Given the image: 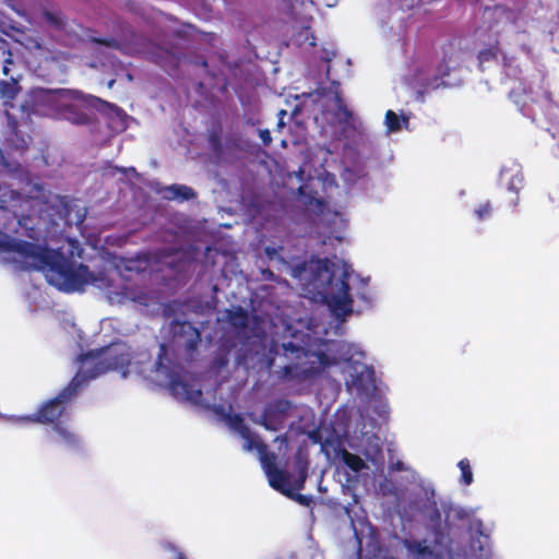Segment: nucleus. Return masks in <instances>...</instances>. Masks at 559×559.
I'll return each instance as SVG.
<instances>
[{
    "label": "nucleus",
    "instance_id": "nucleus-1",
    "mask_svg": "<svg viewBox=\"0 0 559 559\" xmlns=\"http://www.w3.org/2000/svg\"><path fill=\"white\" fill-rule=\"evenodd\" d=\"M2 247L19 254L27 267L45 271L49 283L66 292L83 290L86 285L108 286L104 272L95 274L83 263L75 266L60 250L15 239L5 241Z\"/></svg>",
    "mask_w": 559,
    "mask_h": 559
},
{
    "label": "nucleus",
    "instance_id": "nucleus-2",
    "mask_svg": "<svg viewBox=\"0 0 559 559\" xmlns=\"http://www.w3.org/2000/svg\"><path fill=\"white\" fill-rule=\"evenodd\" d=\"M195 354L199 352H159L155 366L157 374L167 382L176 400L200 405L203 393Z\"/></svg>",
    "mask_w": 559,
    "mask_h": 559
},
{
    "label": "nucleus",
    "instance_id": "nucleus-3",
    "mask_svg": "<svg viewBox=\"0 0 559 559\" xmlns=\"http://www.w3.org/2000/svg\"><path fill=\"white\" fill-rule=\"evenodd\" d=\"M333 267L328 278L329 292L326 293V301L334 312L337 314L348 316L353 311V298L350 296L349 278L352 267L342 262L341 267L336 263H331Z\"/></svg>",
    "mask_w": 559,
    "mask_h": 559
},
{
    "label": "nucleus",
    "instance_id": "nucleus-4",
    "mask_svg": "<svg viewBox=\"0 0 559 559\" xmlns=\"http://www.w3.org/2000/svg\"><path fill=\"white\" fill-rule=\"evenodd\" d=\"M108 353L109 352H81L75 358L78 371L67 385L80 393L91 380L109 370L116 369V364L109 361L107 358Z\"/></svg>",
    "mask_w": 559,
    "mask_h": 559
},
{
    "label": "nucleus",
    "instance_id": "nucleus-5",
    "mask_svg": "<svg viewBox=\"0 0 559 559\" xmlns=\"http://www.w3.org/2000/svg\"><path fill=\"white\" fill-rule=\"evenodd\" d=\"M79 395L71 386H64L55 397L45 402L36 413L26 417V420L43 425L61 424L60 419L67 415V406Z\"/></svg>",
    "mask_w": 559,
    "mask_h": 559
},
{
    "label": "nucleus",
    "instance_id": "nucleus-6",
    "mask_svg": "<svg viewBox=\"0 0 559 559\" xmlns=\"http://www.w3.org/2000/svg\"><path fill=\"white\" fill-rule=\"evenodd\" d=\"M169 332L174 349H198L201 333L191 322L174 320Z\"/></svg>",
    "mask_w": 559,
    "mask_h": 559
},
{
    "label": "nucleus",
    "instance_id": "nucleus-7",
    "mask_svg": "<svg viewBox=\"0 0 559 559\" xmlns=\"http://www.w3.org/2000/svg\"><path fill=\"white\" fill-rule=\"evenodd\" d=\"M527 0H508L491 7V27L515 24L523 15Z\"/></svg>",
    "mask_w": 559,
    "mask_h": 559
},
{
    "label": "nucleus",
    "instance_id": "nucleus-8",
    "mask_svg": "<svg viewBox=\"0 0 559 559\" xmlns=\"http://www.w3.org/2000/svg\"><path fill=\"white\" fill-rule=\"evenodd\" d=\"M293 404L285 399L275 400L264 407L258 424L262 425L266 430L278 431L284 427L288 412Z\"/></svg>",
    "mask_w": 559,
    "mask_h": 559
},
{
    "label": "nucleus",
    "instance_id": "nucleus-9",
    "mask_svg": "<svg viewBox=\"0 0 559 559\" xmlns=\"http://www.w3.org/2000/svg\"><path fill=\"white\" fill-rule=\"evenodd\" d=\"M523 186L524 176L521 165L514 162L503 165L498 177V187L501 190H508L514 194V198L511 200L513 205L516 204L519 191Z\"/></svg>",
    "mask_w": 559,
    "mask_h": 559
},
{
    "label": "nucleus",
    "instance_id": "nucleus-10",
    "mask_svg": "<svg viewBox=\"0 0 559 559\" xmlns=\"http://www.w3.org/2000/svg\"><path fill=\"white\" fill-rule=\"evenodd\" d=\"M270 459L262 463L269 477L270 486L285 496H290L293 484H289V474L276 466V455L272 454Z\"/></svg>",
    "mask_w": 559,
    "mask_h": 559
},
{
    "label": "nucleus",
    "instance_id": "nucleus-11",
    "mask_svg": "<svg viewBox=\"0 0 559 559\" xmlns=\"http://www.w3.org/2000/svg\"><path fill=\"white\" fill-rule=\"evenodd\" d=\"M320 367L310 365L308 367L299 366L298 364L287 365L282 367L277 373L278 378L284 381H294L297 383H301L306 380L311 379L312 377L320 373Z\"/></svg>",
    "mask_w": 559,
    "mask_h": 559
},
{
    "label": "nucleus",
    "instance_id": "nucleus-12",
    "mask_svg": "<svg viewBox=\"0 0 559 559\" xmlns=\"http://www.w3.org/2000/svg\"><path fill=\"white\" fill-rule=\"evenodd\" d=\"M148 56L153 62H155L168 73L176 71L179 68L181 61L180 53L156 45L152 46L148 51Z\"/></svg>",
    "mask_w": 559,
    "mask_h": 559
},
{
    "label": "nucleus",
    "instance_id": "nucleus-13",
    "mask_svg": "<svg viewBox=\"0 0 559 559\" xmlns=\"http://www.w3.org/2000/svg\"><path fill=\"white\" fill-rule=\"evenodd\" d=\"M294 463L297 471V477L293 481V487L296 490H301L305 487V483L308 477V452L305 448L299 447L294 455Z\"/></svg>",
    "mask_w": 559,
    "mask_h": 559
},
{
    "label": "nucleus",
    "instance_id": "nucleus-14",
    "mask_svg": "<svg viewBox=\"0 0 559 559\" xmlns=\"http://www.w3.org/2000/svg\"><path fill=\"white\" fill-rule=\"evenodd\" d=\"M52 430L56 433V436L51 438V441L55 444L69 450L78 449L80 447V438L62 424H56V426L52 427Z\"/></svg>",
    "mask_w": 559,
    "mask_h": 559
},
{
    "label": "nucleus",
    "instance_id": "nucleus-15",
    "mask_svg": "<svg viewBox=\"0 0 559 559\" xmlns=\"http://www.w3.org/2000/svg\"><path fill=\"white\" fill-rule=\"evenodd\" d=\"M240 437L245 440L243 449L246 451L257 450L260 456L261 463H265L269 460L272 452H269L267 445L261 440L260 436L252 432L248 427V435H240Z\"/></svg>",
    "mask_w": 559,
    "mask_h": 559
},
{
    "label": "nucleus",
    "instance_id": "nucleus-16",
    "mask_svg": "<svg viewBox=\"0 0 559 559\" xmlns=\"http://www.w3.org/2000/svg\"><path fill=\"white\" fill-rule=\"evenodd\" d=\"M240 437L245 440L243 449L246 451L257 450L260 456L261 463H265L269 460L272 452H269L267 445L261 440L260 436L252 432L248 427V435H240Z\"/></svg>",
    "mask_w": 559,
    "mask_h": 559
},
{
    "label": "nucleus",
    "instance_id": "nucleus-17",
    "mask_svg": "<svg viewBox=\"0 0 559 559\" xmlns=\"http://www.w3.org/2000/svg\"><path fill=\"white\" fill-rule=\"evenodd\" d=\"M488 40H489V33H488V27H486V26L477 27L471 36V41H472L473 47L474 48L480 47L479 53H478V59H479L480 66L484 62L489 60V49L486 48Z\"/></svg>",
    "mask_w": 559,
    "mask_h": 559
},
{
    "label": "nucleus",
    "instance_id": "nucleus-18",
    "mask_svg": "<svg viewBox=\"0 0 559 559\" xmlns=\"http://www.w3.org/2000/svg\"><path fill=\"white\" fill-rule=\"evenodd\" d=\"M545 102L546 115L551 116V119L546 130L550 133V135L554 139H559V105H557L551 99V95L549 92L545 93Z\"/></svg>",
    "mask_w": 559,
    "mask_h": 559
},
{
    "label": "nucleus",
    "instance_id": "nucleus-19",
    "mask_svg": "<svg viewBox=\"0 0 559 559\" xmlns=\"http://www.w3.org/2000/svg\"><path fill=\"white\" fill-rule=\"evenodd\" d=\"M21 91L22 87L17 79L11 78L10 81L0 80V99H2L4 104L14 100Z\"/></svg>",
    "mask_w": 559,
    "mask_h": 559
},
{
    "label": "nucleus",
    "instance_id": "nucleus-20",
    "mask_svg": "<svg viewBox=\"0 0 559 559\" xmlns=\"http://www.w3.org/2000/svg\"><path fill=\"white\" fill-rule=\"evenodd\" d=\"M165 192V198L168 200L179 199L181 201H188L197 195L192 188L185 185H171L166 188Z\"/></svg>",
    "mask_w": 559,
    "mask_h": 559
},
{
    "label": "nucleus",
    "instance_id": "nucleus-21",
    "mask_svg": "<svg viewBox=\"0 0 559 559\" xmlns=\"http://www.w3.org/2000/svg\"><path fill=\"white\" fill-rule=\"evenodd\" d=\"M338 455L342 462L354 473H359L368 468V465L359 455L350 453L344 448L338 450Z\"/></svg>",
    "mask_w": 559,
    "mask_h": 559
},
{
    "label": "nucleus",
    "instance_id": "nucleus-22",
    "mask_svg": "<svg viewBox=\"0 0 559 559\" xmlns=\"http://www.w3.org/2000/svg\"><path fill=\"white\" fill-rule=\"evenodd\" d=\"M62 96H67L71 99H86L88 100V104L94 106V107H97V105H100V106H106V107H110V108H118L116 105H112L99 97H96V96H85L82 92L80 91H76V90H59L58 91Z\"/></svg>",
    "mask_w": 559,
    "mask_h": 559
},
{
    "label": "nucleus",
    "instance_id": "nucleus-23",
    "mask_svg": "<svg viewBox=\"0 0 559 559\" xmlns=\"http://www.w3.org/2000/svg\"><path fill=\"white\" fill-rule=\"evenodd\" d=\"M41 16L43 19L46 21V23L57 29V31H63L64 27H66V17L63 15V13L58 10V9H53V10H49V9H44L43 12H41Z\"/></svg>",
    "mask_w": 559,
    "mask_h": 559
},
{
    "label": "nucleus",
    "instance_id": "nucleus-24",
    "mask_svg": "<svg viewBox=\"0 0 559 559\" xmlns=\"http://www.w3.org/2000/svg\"><path fill=\"white\" fill-rule=\"evenodd\" d=\"M226 318L229 324L236 329H245L248 325V313L241 307L237 308L236 310H228Z\"/></svg>",
    "mask_w": 559,
    "mask_h": 559
},
{
    "label": "nucleus",
    "instance_id": "nucleus-25",
    "mask_svg": "<svg viewBox=\"0 0 559 559\" xmlns=\"http://www.w3.org/2000/svg\"><path fill=\"white\" fill-rule=\"evenodd\" d=\"M227 425L230 429L240 435H248V426L240 414H228L226 417Z\"/></svg>",
    "mask_w": 559,
    "mask_h": 559
},
{
    "label": "nucleus",
    "instance_id": "nucleus-26",
    "mask_svg": "<svg viewBox=\"0 0 559 559\" xmlns=\"http://www.w3.org/2000/svg\"><path fill=\"white\" fill-rule=\"evenodd\" d=\"M288 352H283L284 356H286ZM290 354H296V358L300 359L301 358V355L306 358V359H310V358H316L322 366H328L329 365V358H328V355L326 353L328 352H289Z\"/></svg>",
    "mask_w": 559,
    "mask_h": 559
},
{
    "label": "nucleus",
    "instance_id": "nucleus-27",
    "mask_svg": "<svg viewBox=\"0 0 559 559\" xmlns=\"http://www.w3.org/2000/svg\"><path fill=\"white\" fill-rule=\"evenodd\" d=\"M457 466L461 471V483L465 486L471 485L473 483V473L469 461L467 459H462Z\"/></svg>",
    "mask_w": 559,
    "mask_h": 559
},
{
    "label": "nucleus",
    "instance_id": "nucleus-28",
    "mask_svg": "<svg viewBox=\"0 0 559 559\" xmlns=\"http://www.w3.org/2000/svg\"><path fill=\"white\" fill-rule=\"evenodd\" d=\"M385 124L389 131H399L401 129L400 117L393 110H388L385 112Z\"/></svg>",
    "mask_w": 559,
    "mask_h": 559
},
{
    "label": "nucleus",
    "instance_id": "nucleus-29",
    "mask_svg": "<svg viewBox=\"0 0 559 559\" xmlns=\"http://www.w3.org/2000/svg\"><path fill=\"white\" fill-rule=\"evenodd\" d=\"M409 549L414 552V554H417V555H421V556H425V555H430L431 554V549L429 546L425 545L423 542H413L411 545H409Z\"/></svg>",
    "mask_w": 559,
    "mask_h": 559
},
{
    "label": "nucleus",
    "instance_id": "nucleus-30",
    "mask_svg": "<svg viewBox=\"0 0 559 559\" xmlns=\"http://www.w3.org/2000/svg\"><path fill=\"white\" fill-rule=\"evenodd\" d=\"M338 100V105H337V110H338V114H340V117L343 121L345 122H349L352 119H353V112L352 110H349L342 102L341 98H337Z\"/></svg>",
    "mask_w": 559,
    "mask_h": 559
},
{
    "label": "nucleus",
    "instance_id": "nucleus-31",
    "mask_svg": "<svg viewBox=\"0 0 559 559\" xmlns=\"http://www.w3.org/2000/svg\"><path fill=\"white\" fill-rule=\"evenodd\" d=\"M294 487L290 489V496H287L288 498L297 501L299 504L308 507L311 503V498L306 495L297 493L294 491Z\"/></svg>",
    "mask_w": 559,
    "mask_h": 559
},
{
    "label": "nucleus",
    "instance_id": "nucleus-32",
    "mask_svg": "<svg viewBox=\"0 0 559 559\" xmlns=\"http://www.w3.org/2000/svg\"><path fill=\"white\" fill-rule=\"evenodd\" d=\"M92 43H95L97 45L106 46V47H116L117 40L114 38H99V37H92Z\"/></svg>",
    "mask_w": 559,
    "mask_h": 559
},
{
    "label": "nucleus",
    "instance_id": "nucleus-33",
    "mask_svg": "<svg viewBox=\"0 0 559 559\" xmlns=\"http://www.w3.org/2000/svg\"><path fill=\"white\" fill-rule=\"evenodd\" d=\"M209 142L215 152H219L222 150V141H221L219 134H217V133L210 134Z\"/></svg>",
    "mask_w": 559,
    "mask_h": 559
},
{
    "label": "nucleus",
    "instance_id": "nucleus-34",
    "mask_svg": "<svg viewBox=\"0 0 559 559\" xmlns=\"http://www.w3.org/2000/svg\"><path fill=\"white\" fill-rule=\"evenodd\" d=\"M259 136L264 146H269L272 142L271 132L267 129H262L259 131Z\"/></svg>",
    "mask_w": 559,
    "mask_h": 559
},
{
    "label": "nucleus",
    "instance_id": "nucleus-35",
    "mask_svg": "<svg viewBox=\"0 0 559 559\" xmlns=\"http://www.w3.org/2000/svg\"><path fill=\"white\" fill-rule=\"evenodd\" d=\"M302 32L305 33V40L309 43L311 47L317 46L316 37L311 33V29L309 26L304 27Z\"/></svg>",
    "mask_w": 559,
    "mask_h": 559
},
{
    "label": "nucleus",
    "instance_id": "nucleus-36",
    "mask_svg": "<svg viewBox=\"0 0 559 559\" xmlns=\"http://www.w3.org/2000/svg\"><path fill=\"white\" fill-rule=\"evenodd\" d=\"M488 212H489L488 203H486V204L481 205L479 209L475 210V214L478 217V219H484L486 217V215L488 214Z\"/></svg>",
    "mask_w": 559,
    "mask_h": 559
},
{
    "label": "nucleus",
    "instance_id": "nucleus-37",
    "mask_svg": "<svg viewBox=\"0 0 559 559\" xmlns=\"http://www.w3.org/2000/svg\"><path fill=\"white\" fill-rule=\"evenodd\" d=\"M418 0H400L402 9H412L417 4Z\"/></svg>",
    "mask_w": 559,
    "mask_h": 559
},
{
    "label": "nucleus",
    "instance_id": "nucleus-38",
    "mask_svg": "<svg viewBox=\"0 0 559 559\" xmlns=\"http://www.w3.org/2000/svg\"><path fill=\"white\" fill-rule=\"evenodd\" d=\"M13 63L12 61V58H11V53H9V57L4 60V64L2 67V73L3 75H9L10 73V68H9V64Z\"/></svg>",
    "mask_w": 559,
    "mask_h": 559
},
{
    "label": "nucleus",
    "instance_id": "nucleus-39",
    "mask_svg": "<svg viewBox=\"0 0 559 559\" xmlns=\"http://www.w3.org/2000/svg\"><path fill=\"white\" fill-rule=\"evenodd\" d=\"M282 349H290V350H294V349H305L302 346H299V345H296L292 342L287 343V344H283L282 345Z\"/></svg>",
    "mask_w": 559,
    "mask_h": 559
},
{
    "label": "nucleus",
    "instance_id": "nucleus-40",
    "mask_svg": "<svg viewBox=\"0 0 559 559\" xmlns=\"http://www.w3.org/2000/svg\"><path fill=\"white\" fill-rule=\"evenodd\" d=\"M170 550H175L177 554H176V559H187L186 555L179 550H177V547L174 546L173 544H168L167 546Z\"/></svg>",
    "mask_w": 559,
    "mask_h": 559
},
{
    "label": "nucleus",
    "instance_id": "nucleus-41",
    "mask_svg": "<svg viewBox=\"0 0 559 559\" xmlns=\"http://www.w3.org/2000/svg\"><path fill=\"white\" fill-rule=\"evenodd\" d=\"M265 253H266V255H267L269 258H271V259H272V258H274V257H276V255H277V249H276V248H274V247H266V248H265Z\"/></svg>",
    "mask_w": 559,
    "mask_h": 559
},
{
    "label": "nucleus",
    "instance_id": "nucleus-42",
    "mask_svg": "<svg viewBox=\"0 0 559 559\" xmlns=\"http://www.w3.org/2000/svg\"><path fill=\"white\" fill-rule=\"evenodd\" d=\"M267 353H269V356H267V358H269V367L271 368V367H272V365H273V361H274L275 357H276L281 352L275 350V352H267Z\"/></svg>",
    "mask_w": 559,
    "mask_h": 559
},
{
    "label": "nucleus",
    "instance_id": "nucleus-43",
    "mask_svg": "<svg viewBox=\"0 0 559 559\" xmlns=\"http://www.w3.org/2000/svg\"><path fill=\"white\" fill-rule=\"evenodd\" d=\"M392 469H393V471H397V472H402V471H405L406 468H405V466H404V463H403V462L397 461L396 463H394V464L392 465Z\"/></svg>",
    "mask_w": 559,
    "mask_h": 559
},
{
    "label": "nucleus",
    "instance_id": "nucleus-44",
    "mask_svg": "<svg viewBox=\"0 0 559 559\" xmlns=\"http://www.w3.org/2000/svg\"><path fill=\"white\" fill-rule=\"evenodd\" d=\"M309 437H310V439H311L313 442H316V443H317V442H320L321 437H320V433H319L318 431H312V432H310Z\"/></svg>",
    "mask_w": 559,
    "mask_h": 559
},
{
    "label": "nucleus",
    "instance_id": "nucleus-45",
    "mask_svg": "<svg viewBox=\"0 0 559 559\" xmlns=\"http://www.w3.org/2000/svg\"><path fill=\"white\" fill-rule=\"evenodd\" d=\"M110 347H111V345H105V346L99 347L98 349L107 350V349H110Z\"/></svg>",
    "mask_w": 559,
    "mask_h": 559
},
{
    "label": "nucleus",
    "instance_id": "nucleus-46",
    "mask_svg": "<svg viewBox=\"0 0 559 559\" xmlns=\"http://www.w3.org/2000/svg\"><path fill=\"white\" fill-rule=\"evenodd\" d=\"M159 349H160V350L167 349V346H166L165 344H160V345H159Z\"/></svg>",
    "mask_w": 559,
    "mask_h": 559
},
{
    "label": "nucleus",
    "instance_id": "nucleus-47",
    "mask_svg": "<svg viewBox=\"0 0 559 559\" xmlns=\"http://www.w3.org/2000/svg\"><path fill=\"white\" fill-rule=\"evenodd\" d=\"M114 84H115V80L109 81L108 87H112Z\"/></svg>",
    "mask_w": 559,
    "mask_h": 559
},
{
    "label": "nucleus",
    "instance_id": "nucleus-48",
    "mask_svg": "<svg viewBox=\"0 0 559 559\" xmlns=\"http://www.w3.org/2000/svg\"><path fill=\"white\" fill-rule=\"evenodd\" d=\"M277 439H280V437H278ZM281 439H282V441H287V437H286V435H283V436L281 437Z\"/></svg>",
    "mask_w": 559,
    "mask_h": 559
},
{
    "label": "nucleus",
    "instance_id": "nucleus-49",
    "mask_svg": "<svg viewBox=\"0 0 559 559\" xmlns=\"http://www.w3.org/2000/svg\"><path fill=\"white\" fill-rule=\"evenodd\" d=\"M202 66H203V67H207V61H206V60H203V61H202Z\"/></svg>",
    "mask_w": 559,
    "mask_h": 559
},
{
    "label": "nucleus",
    "instance_id": "nucleus-50",
    "mask_svg": "<svg viewBox=\"0 0 559 559\" xmlns=\"http://www.w3.org/2000/svg\"><path fill=\"white\" fill-rule=\"evenodd\" d=\"M324 269H325L326 271H330L329 265H328V261H326V262H325V264H324Z\"/></svg>",
    "mask_w": 559,
    "mask_h": 559
},
{
    "label": "nucleus",
    "instance_id": "nucleus-51",
    "mask_svg": "<svg viewBox=\"0 0 559 559\" xmlns=\"http://www.w3.org/2000/svg\"><path fill=\"white\" fill-rule=\"evenodd\" d=\"M248 353H250V354H251L252 352H243V354H248ZM253 353H254V354H259L260 352H259V350H255V352H253Z\"/></svg>",
    "mask_w": 559,
    "mask_h": 559
},
{
    "label": "nucleus",
    "instance_id": "nucleus-52",
    "mask_svg": "<svg viewBox=\"0 0 559 559\" xmlns=\"http://www.w3.org/2000/svg\"><path fill=\"white\" fill-rule=\"evenodd\" d=\"M370 374H373V370L371 368L368 369Z\"/></svg>",
    "mask_w": 559,
    "mask_h": 559
}]
</instances>
